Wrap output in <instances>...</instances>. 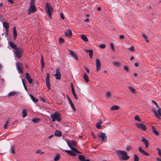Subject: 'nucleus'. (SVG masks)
<instances>
[{
	"label": "nucleus",
	"mask_w": 161,
	"mask_h": 161,
	"mask_svg": "<svg viewBox=\"0 0 161 161\" xmlns=\"http://www.w3.org/2000/svg\"><path fill=\"white\" fill-rule=\"evenodd\" d=\"M45 9L46 13L48 14L49 18H51V12H53V10L51 5H49L48 3H46Z\"/></svg>",
	"instance_id": "obj_4"
},
{
	"label": "nucleus",
	"mask_w": 161,
	"mask_h": 161,
	"mask_svg": "<svg viewBox=\"0 0 161 161\" xmlns=\"http://www.w3.org/2000/svg\"><path fill=\"white\" fill-rule=\"evenodd\" d=\"M153 104L155 105L158 108L157 112L156 109L154 108L152 109V111L153 114L155 115L156 117L158 119H160V116H161V108H160L158 106L157 103L156 101H152Z\"/></svg>",
	"instance_id": "obj_2"
},
{
	"label": "nucleus",
	"mask_w": 161,
	"mask_h": 161,
	"mask_svg": "<svg viewBox=\"0 0 161 161\" xmlns=\"http://www.w3.org/2000/svg\"><path fill=\"white\" fill-rule=\"evenodd\" d=\"M16 66L18 73L20 75H22L23 73V70L21 63L17 61L16 63Z\"/></svg>",
	"instance_id": "obj_7"
},
{
	"label": "nucleus",
	"mask_w": 161,
	"mask_h": 161,
	"mask_svg": "<svg viewBox=\"0 0 161 161\" xmlns=\"http://www.w3.org/2000/svg\"><path fill=\"white\" fill-rule=\"evenodd\" d=\"M9 44L10 46L13 49H15L17 48V46L14 44V43L12 42H9Z\"/></svg>",
	"instance_id": "obj_22"
},
{
	"label": "nucleus",
	"mask_w": 161,
	"mask_h": 161,
	"mask_svg": "<svg viewBox=\"0 0 161 161\" xmlns=\"http://www.w3.org/2000/svg\"><path fill=\"white\" fill-rule=\"evenodd\" d=\"M124 69L126 71H128L129 70L128 67L127 66H124Z\"/></svg>",
	"instance_id": "obj_52"
},
{
	"label": "nucleus",
	"mask_w": 161,
	"mask_h": 161,
	"mask_svg": "<svg viewBox=\"0 0 161 161\" xmlns=\"http://www.w3.org/2000/svg\"><path fill=\"white\" fill-rule=\"evenodd\" d=\"M72 94H73L74 97H75V99L76 100H77V95H76L75 94V91L74 89H73V90H72Z\"/></svg>",
	"instance_id": "obj_40"
},
{
	"label": "nucleus",
	"mask_w": 161,
	"mask_h": 161,
	"mask_svg": "<svg viewBox=\"0 0 161 161\" xmlns=\"http://www.w3.org/2000/svg\"><path fill=\"white\" fill-rule=\"evenodd\" d=\"M65 152L72 156H75L76 154L70 150H65Z\"/></svg>",
	"instance_id": "obj_18"
},
{
	"label": "nucleus",
	"mask_w": 161,
	"mask_h": 161,
	"mask_svg": "<svg viewBox=\"0 0 161 161\" xmlns=\"http://www.w3.org/2000/svg\"><path fill=\"white\" fill-rule=\"evenodd\" d=\"M134 47L133 46H132L128 48V49L131 51H134Z\"/></svg>",
	"instance_id": "obj_49"
},
{
	"label": "nucleus",
	"mask_w": 161,
	"mask_h": 161,
	"mask_svg": "<svg viewBox=\"0 0 161 161\" xmlns=\"http://www.w3.org/2000/svg\"><path fill=\"white\" fill-rule=\"evenodd\" d=\"M40 119L39 118H34L32 119V121L34 123H37Z\"/></svg>",
	"instance_id": "obj_35"
},
{
	"label": "nucleus",
	"mask_w": 161,
	"mask_h": 161,
	"mask_svg": "<svg viewBox=\"0 0 161 161\" xmlns=\"http://www.w3.org/2000/svg\"><path fill=\"white\" fill-rule=\"evenodd\" d=\"M102 120L100 119H99L96 124V127L98 129H100L101 128L100 125L102 124Z\"/></svg>",
	"instance_id": "obj_20"
},
{
	"label": "nucleus",
	"mask_w": 161,
	"mask_h": 161,
	"mask_svg": "<svg viewBox=\"0 0 161 161\" xmlns=\"http://www.w3.org/2000/svg\"><path fill=\"white\" fill-rule=\"evenodd\" d=\"M10 153L12 154H14L15 153L14 149V146L11 145L10 148Z\"/></svg>",
	"instance_id": "obj_32"
},
{
	"label": "nucleus",
	"mask_w": 161,
	"mask_h": 161,
	"mask_svg": "<svg viewBox=\"0 0 161 161\" xmlns=\"http://www.w3.org/2000/svg\"><path fill=\"white\" fill-rule=\"evenodd\" d=\"M3 26L5 29H8L9 27V24L8 22L4 21L3 22Z\"/></svg>",
	"instance_id": "obj_21"
},
{
	"label": "nucleus",
	"mask_w": 161,
	"mask_h": 161,
	"mask_svg": "<svg viewBox=\"0 0 161 161\" xmlns=\"http://www.w3.org/2000/svg\"><path fill=\"white\" fill-rule=\"evenodd\" d=\"M135 119L139 122L141 121V120L138 115H136L134 117Z\"/></svg>",
	"instance_id": "obj_38"
},
{
	"label": "nucleus",
	"mask_w": 161,
	"mask_h": 161,
	"mask_svg": "<svg viewBox=\"0 0 161 161\" xmlns=\"http://www.w3.org/2000/svg\"><path fill=\"white\" fill-rule=\"evenodd\" d=\"M29 96L31 98V99L32 100V101H38V99H36L35 97L31 94H30Z\"/></svg>",
	"instance_id": "obj_37"
},
{
	"label": "nucleus",
	"mask_w": 161,
	"mask_h": 161,
	"mask_svg": "<svg viewBox=\"0 0 161 161\" xmlns=\"http://www.w3.org/2000/svg\"><path fill=\"white\" fill-rule=\"evenodd\" d=\"M111 95V93L110 92H108L106 93V97L107 98L109 97Z\"/></svg>",
	"instance_id": "obj_41"
},
{
	"label": "nucleus",
	"mask_w": 161,
	"mask_h": 161,
	"mask_svg": "<svg viewBox=\"0 0 161 161\" xmlns=\"http://www.w3.org/2000/svg\"><path fill=\"white\" fill-rule=\"evenodd\" d=\"M73 151L75 152L76 151L77 149L75 147H72L70 148Z\"/></svg>",
	"instance_id": "obj_54"
},
{
	"label": "nucleus",
	"mask_w": 161,
	"mask_h": 161,
	"mask_svg": "<svg viewBox=\"0 0 161 161\" xmlns=\"http://www.w3.org/2000/svg\"><path fill=\"white\" fill-rule=\"evenodd\" d=\"M136 125L138 128L144 130H145L146 129L145 125L142 123H137Z\"/></svg>",
	"instance_id": "obj_11"
},
{
	"label": "nucleus",
	"mask_w": 161,
	"mask_h": 161,
	"mask_svg": "<svg viewBox=\"0 0 161 161\" xmlns=\"http://www.w3.org/2000/svg\"><path fill=\"white\" fill-rule=\"evenodd\" d=\"M60 17L63 19H64V16L63 14L62 13L60 14Z\"/></svg>",
	"instance_id": "obj_53"
},
{
	"label": "nucleus",
	"mask_w": 161,
	"mask_h": 161,
	"mask_svg": "<svg viewBox=\"0 0 161 161\" xmlns=\"http://www.w3.org/2000/svg\"><path fill=\"white\" fill-rule=\"evenodd\" d=\"M21 95V93L20 92L17 91H12L10 92L7 94V97H11L13 96H18Z\"/></svg>",
	"instance_id": "obj_6"
},
{
	"label": "nucleus",
	"mask_w": 161,
	"mask_h": 161,
	"mask_svg": "<svg viewBox=\"0 0 161 161\" xmlns=\"http://www.w3.org/2000/svg\"><path fill=\"white\" fill-rule=\"evenodd\" d=\"M50 116L53 122H54L56 119L58 121H60L61 119L60 114L58 112H55L54 114L50 115Z\"/></svg>",
	"instance_id": "obj_3"
},
{
	"label": "nucleus",
	"mask_w": 161,
	"mask_h": 161,
	"mask_svg": "<svg viewBox=\"0 0 161 161\" xmlns=\"http://www.w3.org/2000/svg\"><path fill=\"white\" fill-rule=\"evenodd\" d=\"M138 150L140 153H142L144 155L147 156L149 155V154L145 152L144 150L142 149L141 147H139Z\"/></svg>",
	"instance_id": "obj_15"
},
{
	"label": "nucleus",
	"mask_w": 161,
	"mask_h": 161,
	"mask_svg": "<svg viewBox=\"0 0 161 161\" xmlns=\"http://www.w3.org/2000/svg\"><path fill=\"white\" fill-rule=\"evenodd\" d=\"M36 9L35 6L30 5L27 12L28 15H30L31 13H33L36 12Z\"/></svg>",
	"instance_id": "obj_9"
},
{
	"label": "nucleus",
	"mask_w": 161,
	"mask_h": 161,
	"mask_svg": "<svg viewBox=\"0 0 161 161\" xmlns=\"http://www.w3.org/2000/svg\"><path fill=\"white\" fill-rule=\"evenodd\" d=\"M113 64L116 67H119L120 66V64L118 62H114Z\"/></svg>",
	"instance_id": "obj_43"
},
{
	"label": "nucleus",
	"mask_w": 161,
	"mask_h": 161,
	"mask_svg": "<svg viewBox=\"0 0 161 161\" xmlns=\"http://www.w3.org/2000/svg\"><path fill=\"white\" fill-rule=\"evenodd\" d=\"M64 34L67 37H71L72 36V31L69 29H68L67 31H65L64 32Z\"/></svg>",
	"instance_id": "obj_14"
},
{
	"label": "nucleus",
	"mask_w": 161,
	"mask_h": 161,
	"mask_svg": "<svg viewBox=\"0 0 161 161\" xmlns=\"http://www.w3.org/2000/svg\"><path fill=\"white\" fill-rule=\"evenodd\" d=\"M81 38L85 42H88V39L86 36L84 35H81Z\"/></svg>",
	"instance_id": "obj_25"
},
{
	"label": "nucleus",
	"mask_w": 161,
	"mask_h": 161,
	"mask_svg": "<svg viewBox=\"0 0 161 161\" xmlns=\"http://www.w3.org/2000/svg\"><path fill=\"white\" fill-rule=\"evenodd\" d=\"M23 52L22 49L20 47H18L15 50V55L18 58H20L22 55Z\"/></svg>",
	"instance_id": "obj_5"
},
{
	"label": "nucleus",
	"mask_w": 161,
	"mask_h": 161,
	"mask_svg": "<svg viewBox=\"0 0 161 161\" xmlns=\"http://www.w3.org/2000/svg\"><path fill=\"white\" fill-rule=\"evenodd\" d=\"M59 158V155L58 154H56L54 158V160L57 161L58 160Z\"/></svg>",
	"instance_id": "obj_34"
},
{
	"label": "nucleus",
	"mask_w": 161,
	"mask_h": 161,
	"mask_svg": "<svg viewBox=\"0 0 161 161\" xmlns=\"http://www.w3.org/2000/svg\"><path fill=\"white\" fill-rule=\"evenodd\" d=\"M142 141L145 144L146 148H147L149 144L147 140L144 138H142Z\"/></svg>",
	"instance_id": "obj_16"
},
{
	"label": "nucleus",
	"mask_w": 161,
	"mask_h": 161,
	"mask_svg": "<svg viewBox=\"0 0 161 161\" xmlns=\"http://www.w3.org/2000/svg\"><path fill=\"white\" fill-rule=\"evenodd\" d=\"M13 35H14V39H15V38L16 37V36H17V31H13Z\"/></svg>",
	"instance_id": "obj_46"
},
{
	"label": "nucleus",
	"mask_w": 161,
	"mask_h": 161,
	"mask_svg": "<svg viewBox=\"0 0 161 161\" xmlns=\"http://www.w3.org/2000/svg\"><path fill=\"white\" fill-rule=\"evenodd\" d=\"M70 105L71 107L73 109L74 111H76V109L74 106V104L72 102V101H69Z\"/></svg>",
	"instance_id": "obj_28"
},
{
	"label": "nucleus",
	"mask_w": 161,
	"mask_h": 161,
	"mask_svg": "<svg viewBox=\"0 0 161 161\" xmlns=\"http://www.w3.org/2000/svg\"><path fill=\"white\" fill-rule=\"evenodd\" d=\"M69 53L72 57H73L75 60H77L78 59V58L77 56L75 53L73 51L71 50H68Z\"/></svg>",
	"instance_id": "obj_13"
},
{
	"label": "nucleus",
	"mask_w": 161,
	"mask_h": 161,
	"mask_svg": "<svg viewBox=\"0 0 161 161\" xmlns=\"http://www.w3.org/2000/svg\"><path fill=\"white\" fill-rule=\"evenodd\" d=\"M142 36L145 39V41L147 43H148L149 42V41L147 39V36L144 34L143 33L142 35Z\"/></svg>",
	"instance_id": "obj_29"
},
{
	"label": "nucleus",
	"mask_w": 161,
	"mask_h": 161,
	"mask_svg": "<svg viewBox=\"0 0 161 161\" xmlns=\"http://www.w3.org/2000/svg\"><path fill=\"white\" fill-rule=\"evenodd\" d=\"M8 29H5V33H6V35L8 36V33L9 32L8 31Z\"/></svg>",
	"instance_id": "obj_60"
},
{
	"label": "nucleus",
	"mask_w": 161,
	"mask_h": 161,
	"mask_svg": "<svg viewBox=\"0 0 161 161\" xmlns=\"http://www.w3.org/2000/svg\"><path fill=\"white\" fill-rule=\"evenodd\" d=\"M151 128L153 131V132L155 130H156V129L154 126L152 125L151 126Z\"/></svg>",
	"instance_id": "obj_57"
},
{
	"label": "nucleus",
	"mask_w": 161,
	"mask_h": 161,
	"mask_svg": "<svg viewBox=\"0 0 161 161\" xmlns=\"http://www.w3.org/2000/svg\"><path fill=\"white\" fill-rule=\"evenodd\" d=\"M22 113V117L23 118H25L27 115V112L26 110L25 109H23Z\"/></svg>",
	"instance_id": "obj_27"
},
{
	"label": "nucleus",
	"mask_w": 161,
	"mask_h": 161,
	"mask_svg": "<svg viewBox=\"0 0 161 161\" xmlns=\"http://www.w3.org/2000/svg\"><path fill=\"white\" fill-rule=\"evenodd\" d=\"M99 139L103 142L107 141V136L106 135V134L104 132H101L99 135Z\"/></svg>",
	"instance_id": "obj_8"
},
{
	"label": "nucleus",
	"mask_w": 161,
	"mask_h": 161,
	"mask_svg": "<svg viewBox=\"0 0 161 161\" xmlns=\"http://www.w3.org/2000/svg\"><path fill=\"white\" fill-rule=\"evenodd\" d=\"M66 142H67V145H68V146L70 147V148L72 146H71V143H70V142L68 141H67V140H65Z\"/></svg>",
	"instance_id": "obj_50"
},
{
	"label": "nucleus",
	"mask_w": 161,
	"mask_h": 161,
	"mask_svg": "<svg viewBox=\"0 0 161 161\" xmlns=\"http://www.w3.org/2000/svg\"><path fill=\"white\" fill-rule=\"evenodd\" d=\"M59 42L60 44L64 43V40L63 38L62 37H60L59 39Z\"/></svg>",
	"instance_id": "obj_39"
},
{
	"label": "nucleus",
	"mask_w": 161,
	"mask_h": 161,
	"mask_svg": "<svg viewBox=\"0 0 161 161\" xmlns=\"http://www.w3.org/2000/svg\"><path fill=\"white\" fill-rule=\"evenodd\" d=\"M96 70L98 71L100 70V68L101 66V63L99 59L97 58L96 60Z\"/></svg>",
	"instance_id": "obj_12"
},
{
	"label": "nucleus",
	"mask_w": 161,
	"mask_h": 161,
	"mask_svg": "<svg viewBox=\"0 0 161 161\" xmlns=\"http://www.w3.org/2000/svg\"><path fill=\"white\" fill-rule=\"evenodd\" d=\"M30 4V5L35 6V0H31Z\"/></svg>",
	"instance_id": "obj_42"
},
{
	"label": "nucleus",
	"mask_w": 161,
	"mask_h": 161,
	"mask_svg": "<svg viewBox=\"0 0 161 161\" xmlns=\"http://www.w3.org/2000/svg\"><path fill=\"white\" fill-rule=\"evenodd\" d=\"M116 153L119 156L120 159L122 160H127L129 158L127 153L124 151L118 150L116 151Z\"/></svg>",
	"instance_id": "obj_1"
},
{
	"label": "nucleus",
	"mask_w": 161,
	"mask_h": 161,
	"mask_svg": "<svg viewBox=\"0 0 161 161\" xmlns=\"http://www.w3.org/2000/svg\"><path fill=\"white\" fill-rule=\"evenodd\" d=\"M36 153H39L40 154H43L44 152H42L41 150L39 149L38 150H37L36 152Z\"/></svg>",
	"instance_id": "obj_44"
},
{
	"label": "nucleus",
	"mask_w": 161,
	"mask_h": 161,
	"mask_svg": "<svg viewBox=\"0 0 161 161\" xmlns=\"http://www.w3.org/2000/svg\"><path fill=\"white\" fill-rule=\"evenodd\" d=\"M157 151H158V154L159 155V156L161 157V149L159 148H157Z\"/></svg>",
	"instance_id": "obj_48"
},
{
	"label": "nucleus",
	"mask_w": 161,
	"mask_h": 161,
	"mask_svg": "<svg viewBox=\"0 0 161 161\" xmlns=\"http://www.w3.org/2000/svg\"><path fill=\"white\" fill-rule=\"evenodd\" d=\"M110 47H111V48L112 49V50L114 51V50H115V49H114V44H113V43H110Z\"/></svg>",
	"instance_id": "obj_45"
},
{
	"label": "nucleus",
	"mask_w": 161,
	"mask_h": 161,
	"mask_svg": "<svg viewBox=\"0 0 161 161\" xmlns=\"http://www.w3.org/2000/svg\"><path fill=\"white\" fill-rule=\"evenodd\" d=\"M72 144L74 145V146H75L76 144V142L74 140H72L71 141Z\"/></svg>",
	"instance_id": "obj_55"
},
{
	"label": "nucleus",
	"mask_w": 161,
	"mask_h": 161,
	"mask_svg": "<svg viewBox=\"0 0 161 161\" xmlns=\"http://www.w3.org/2000/svg\"><path fill=\"white\" fill-rule=\"evenodd\" d=\"M78 158L81 161H85V157L83 155H79L78 156Z\"/></svg>",
	"instance_id": "obj_30"
},
{
	"label": "nucleus",
	"mask_w": 161,
	"mask_h": 161,
	"mask_svg": "<svg viewBox=\"0 0 161 161\" xmlns=\"http://www.w3.org/2000/svg\"><path fill=\"white\" fill-rule=\"evenodd\" d=\"M25 75L26 78L28 80V82L30 83H31L32 82V79L30 77L29 74L28 73H26Z\"/></svg>",
	"instance_id": "obj_17"
},
{
	"label": "nucleus",
	"mask_w": 161,
	"mask_h": 161,
	"mask_svg": "<svg viewBox=\"0 0 161 161\" xmlns=\"http://www.w3.org/2000/svg\"><path fill=\"white\" fill-rule=\"evenodd\" d=\"M46 84L48 89H49L50 87V84L49 80H46Z\"/></svg>",
	"instance_id": "obj_33"
},
{
	"label": "nucleus",
	"mask_w": 161,
	"mask_h": 161,
	"mask_svg": "<svg viewBox=\"0 0 161 161\" xmlns=\"http://www.w3.org/2000/svg\"><path fill=\"white\" fill-rule=\"evenodd\" d=\"M50 80L49 74L47 73V74L46 80Z\"/></svg>",
	"instance_id": "obj_51"
},
{
	"label": "nucleus",
	"mask_w": 161,
	"mask_h": 161,
	"mask_svg": "<svg viewBox=\"0 0 161 161\" xmlns=\"http://www.w3.org/2000/svg\"><path fill=\"white\" fill-rule=\"evenodd\" d=\"M134 161H139V157L136 154L134 155Z\"/></svg>",
	"instance_id": "obj_36"
},
{
	"label": "nucleus",
	"mask_w": 161,
	"mask_h": 161,
	"mask_svg": "<svg viewBox=\"0 0 161 161\" xmlns=\"http://www.w3.org/2000/svg\"><path fill=\"white\" fill-rule=\"evenodd\" d=\"M8 1L9 3L11 4H12L14 3V1L13 0H7Z\"/></svg>",
	"instance_id": "obj_58"
},
{
	"label": "nucleus",
	"mask_w": 161,
	"mask_h": 161,
	"mask_svg": "<svg viewBox=\"0 0 161 161\" xmlns=\"http://www.w3.org/2000/svg\"><path fill=\"white\" fill-rule=\"evenodd\" d=\"M83 77L86 82H88L89 81L88 78L86 73H84Z\"/></svg>",
	"instance_id": "obj_26"
},
{
	"label": "nucleus",
	"mask_w": 161,
	"mask_h": 161,
	"mask_svg": "<svg viewBox=\"0 0 161 161\" xmlns=\"http://www.w3.org/2000/svg\"><path fill=\"white\" fill-rule=\"evenodd\" d=\"M154 133L157 136H158L159 134L157 130H155L154 132Z\"/></svg>",
	"instance_id": "obj_56"
},
{
	"label": "nucleus",
	"mask_w": 161,
	"mask_h": 161,
	"mask_svg": "<svg viewBox=\"0 0 161 161\" xmlns=\"http://www.w3.org/2000/svg\"><path fill=\"white\" fill-rule=\"evenodd\" d=\"M119 107L118 106L114 105L110 107V109L111 110H115L119 109Z\"/></svg>",
	"instance_id": "obj_23"
},
{
	"label": "nucleus",
	"mask_w": 161,
	"mask_h": 161,
	"mask_svg": "<svg viewBox=\"0 0 161 161\" xmlns=\"http://www.w3.org/2000/svg\"><path fill=\"white\" fill-rule=\"evenodd\" d=\"M9 121H10L9 119H8L7 121H6L5 124L8 125V123L9 122Z\"/></svg>",
	"instance_id": "obj_64"
},
{
	"label": "nucleus",
	"mask_w": 161,
	"mask_h": 161,
	"mask_svg": "<svg viewBox=\"0 0 161 161\" xmlns=\"http://www.w3.org/2000/svg\"><path fill=\"white\" fill-rule=\"evenodd\" d=\"M129 89L133 93L135 94L136 93V91L135 89L131 86L128 87Z\"/></svg>",
	"instance_id": "obj_31"
},
{
	"label": "nucleus",
	"mask_w": 161,
	"mask_h": 161,
	"mask_svg": "<svg viewBox=\"0 0 161 161\" xmlns=\"http://www.w3.org/2000/svg\"><path fill=\"white\" fill-rule=\"evenodd\" d=\"M54 135L56 136L60 137L62 136V134L60 131L56 130L55 131Z\"/></svg>",
	"instance_id": "obj_19"
},
{
	"label": "nucleus",
	"mask_w": 161,
	"mask_h": 161,
	"mask_svg": "<svg viewBox=\"0 0 161 161\" xmlns=\"http://www.w3.org/2000/svg\"><path fill=\"white\" fill-rule=\"evenodd\" d=\"M84 68L86 69V70L87 73H89V70L88 68L86 67L85 66H84Z\"/></svg>",
	"instance_id": "obj_61"
},
{
	"label": "nucleus",
	"mask_w": 161,
	"mask_h": 161,
	"mask_svg": "<svg viewBox=\"0 0 161 161\" xmlns=\"http://www.w3.org/2000/svg\"><path fill=\"white\" fill-rule=\"evenodd\" d=\"M41 64L44 63V62L43 61V58L42 57H41Z\"/></svg>",
	"instance_id": "obj_62"
},
{
	"label": "nucleus",
	"mask_w": 161,
	"mask_h": 161,
	"mask_svg": "<svg viewBox=\"0 0 161 161\" xmlns=\"http://www.w3.org/2000/svg\"><path fill=\"white\" fill-rule=\"evenodd\" d=\"M99 47L101 49H104L105 48L106 46L104 44H102L99 45Z\"/></svg>",
	"instance_id": "obj_47"
},
{
	"label": "nucleus",
	"mask_w": 161,
	"mask_h": 161,
	"mask_svg": "<svg viewBox=\"0 0 161 161\" xmlns=\"http://www.w3.org/2000/svg\"><path fill=\"white\" fill-rule=\"evenodd\" d=\"M44 66H45V64H44V63H42L41 64V68L43 69V68L44 67Z\"/></svg>",
	"instance_id": "obj_63"
},
{
	"label": "nucleus",
	"mask_w": 161,
	"mask_h": 161,
	"mask_svg": "<svg viewBox=\"0 0 161 161\" xmlns=\"http://www.w3.org/2000/svg\"><path fill=\"white\" fill-rule=\"evenodd\" d=\"M87 52L89 53V55L91 58H92L93 56V51L92 49L86 50Z\"/></svg>",
	"instance_id": "obj_24"
},
{
	"label": "nucleus",
	"mask_w": 161,
	"mask_h": 161,
	"mask_svg": "<svg viewBox=\"0 0 161 161\" xmlns=\"http://www.w3.org/2000/svg\"><path fill=\"white\" fill-rule=\"evenodd\" d=\"M119 38L121 39H124V36L123 35H121L119 36Z\"/></svg>",
	"instance_id": "obj_59"
},
{
	"label": "nucleus",
	"mask_w": 161,
	"mask_h": 161,
	"mask_svg": "<svg viewBox=\"0 0 161 161\" xmlns=\"http://www.w3.org/2000/svg\"><path fill=\"white\" fill-rule=\"evenodd\" d=\"M56 73L55 74V76L56 79L60 80L61 78V75L59 72V70L58 69H56Z\"/></svg>",
	"instance_id": "obj_10"
}]
</instances>
